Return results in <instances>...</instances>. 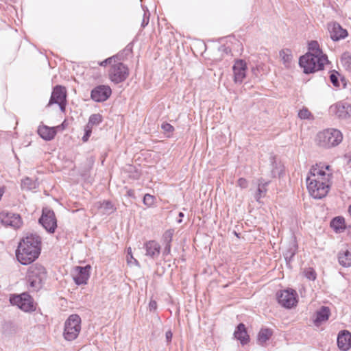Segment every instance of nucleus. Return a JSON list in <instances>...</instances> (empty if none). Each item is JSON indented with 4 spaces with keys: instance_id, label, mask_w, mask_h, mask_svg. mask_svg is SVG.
<instances>
[{
    "instance_id": "4be33fe9",
    "label": "nucleus",
    "mask_w": 351,
    "mask_h": 351,
    "mask_svg": "<svg viewBox=\"0 0 351 351\" xmlns=\"http://www.w3.org/2000/svg\"><path fill=\"white\" fill-rule=\"evenodd\" d=\"M38 133L39 136L44 140L51 141L55 137L56 134V130L55 128L41 125L38 128Z\"/></svg>"
},
{
    "instance_id": "bb28decb",
    "label": "nucleus",
    "mask_w": 351,
    "mask_h": 351,
    "mask_svg": "<svg viewBox=\"0 0 351 351\" xmlns=\"http://www.w3.org/2000/svg\"><path fill=\"white\" fill-rule=\"evenodd\" d=\"M273 334V331L269 328H262L257 337L258 343L261 345H263L267 340L270 339Z\"/></svg>"
},
{
    "instance_id": "a19ab883",
    "label": "nucleus",
    "mask_w": 351,
    "mask_h": 351,
    "mask_svg": "<svg viewBox=\"0 0 351 351\" xmlns=\"http://www.w3.org/2000/svg\"><path fill=\"white\" fill-rule=\"evenodd\" d=\"M162 129L164 130V132L167 133H171L174 130V128L168 123H163L161 125Z\"/></svg>"
},
{
    "instance_id": "cd10ccee",
    "label": "nucleus",
    "mask_w": 351,
    "mask_h": 351,
    "mask_svg": "<svg viewBox=\"0 0 351 351\" xmlns=\"http://www.w3.org/2000/svg\"><path fill=\"white\" fill-rule=\"evenodd\" d=\"M123 60V52L119 53L112 57L108 58L104 61L99 63L101 66H106L107 64L110 66L117 62V60L121 61Z\"/></svg>"
},
{
    "instance_id": "f3484780",
    "label": "nucleus",
    "mask_w": 351,
    "mask_h": 351,
    "mask_svg": "<svg viewBox=\"0 0 351 351\" xmlns=\"http://www.w3.org/2000/svg\"><path fill=\"white\" fill-rule=\"evenodd\" d=\"M330 110L340 119L351 117V105L348 103L339 102L332 106Z\"/></svg>"
},
{
    "instance_id": "de8ad7c7",
    "label": "nucleus",
    "mask_w": 351,
    "mask_h": 351,
    "mask_svg": "<svg viewBox=\"0 0 351 351\" xmlns=\"http://www.w3.org/2000/svg\"><path fill=\"white\" fill-rule=\"evenodd\" d=\"M126 195L130 197L135 198V193L133 189H128L126 192Z\"/></svg>"
},
{
    "instance_id": "423d86ee",
    "label": "nucleus",
    "mask_w": 351,
    "mask_h": 351,
    "mask_svg": "<svg viewBox=\"0 0 351 351\" xmlns=\"http://www.w3.org/2000/svg\"><path fill=\"white\" fill-rule=\"evenodd\" d=\"M81 330V318L77 314L71 315L64 323V337L67 341L75 339Z\"/></svg>"
},
{
    "instance_id": "7c9ffc66",
    "label": "nucleus",
    "mask_w": 351,
    "mask_h": 351,
    "mask_svg": "<svg viewBox=\"0 0 351 351\" xmlns=\"http://www.w3.org/2000/svg\"><path fill=\"white\" fill-rule=\"evenodd\" d=\"M308 49L311 51L313 55L317 56H326L322 53V51L319 49V44L317 41L313 40L308 43Z\"/></svg>"
},
{
    "instance_id": "72a5a7b5",
    "label": "nucleus",
    "mask_w": 351,
    "mask_h": 351,
    "mask_svg": "<svg viewBox=\"0 0 351 351\" xmlns=\"http://www.w3.org/2000/svg\"><path fill=\"white\" fill-rule=\"evenodd\" d=\"M126 259L128 265H139L138 261L133 256L132 248L130 247L127 249Z\"/></svg>"
},
{
    "instance_id": "f03ea898",
    "label": "nucleus",
    "mask_w": 351,
    "mask_h": 351,
    "mask_svg": "<svg viewBox=\"0 0 351 351\" xmlns=\"http://www.w3.org/2000/svg\"><path fill=\"white\" fill-rule=\"evenodd\" d=\"M309 173L306 184L311 195L315 199L326 197L331 186L332 173H324L318 167H311Z\"/></svg>"
},
{
    "instance_id": "e433bc0d",
    "label": "nucleus",
    "mask_w": 351,
    "mask_h": 351,
    "mask_svg": "<svg viewBox=\"0 0 351 351\" xmlns=\"http://www.w3.org/2000/svg\"><path fill=\"white\" fill-rule=\"evenodd\" d=\"M154 196L150 195V194H145L143 197V203L145 205L150 207L154 204Z\"/></svg>"
},
{
    "instance_id": "58836bf2",
    "label": "nucleus",
    "mask_w": 351,
    "mask_h": 351,
    "mask_svg": "<svg viewBox=\"0 0 351 351\" xmlns=\"http://www.w3.org/2000/svg\"><path fill=\"white\" fill-rule=\"evenodd\" d=\"M149 16H150L149 12L148 10L144 11L143 18L142 23H141V27L143 28H144L145 26H147L148 25L149 21Z\"/></svg>"
},
{
    "instance_id": "c03bdc74",
    "label": "nucleus",
    "mask_w": 351,
    "mask_h": 351,
    "mask_svg": "<svg viewBox=\"0 0 351 351\" xmlns=\"http://www.w3.org/2000/svg\"><path fill=\"white\" fill-rule=\"evenodd\" d=\"M150 311H155L157 308V303L155 300H151L149 304Z\"/></svg>"
},
{
    "instance_id": "2eb2a0df",
    "label": "nucleus",
    "mask_w": 351,
    "mask_h": 351,
    "mask_svg": "<svg viewBox=\"0 0 351 351\" xmlns=\"http://www.w3.org/2000/svg\"><path fill=\"white\" fill-rule=\"evenodd\" d=\"M330 37L334 41H338L348 36V32L343 29L338 23L333 22L328 25Z\"/></svg>"
},
{
    "instance_id": "412c9836",
    "label": "nucleus",
    "mask_w": 351,
    "mask_h": 351,
    "mask_svg": "<svg viewBox=\"0 0 351 351\" xmlns=\"http://www.w3.org/2000/svg\"><path fill=\"white\" fill-rule=\"evenodd\" d=\"M330 314V308L327 306H322L316 313L313 322L316 326H319L322 322L328 319Z\"/></svg>"
},
{
    "instance_id": "49530a36",
    "label": "nucleus",
    "mask_w": 351,
    "mask_h": 351,
    "mask_svg": "<svg viewBox=\"0 0 351 351\" xmlns=\"http://www.w3.org/2000/svg\"><path fill=\"white\" fill-rule=\"evenodd\" d=\"M165 248L163 250V254L164 255H168L171 252V245H165Z\"/></svg>"
},
{
    "instance_id": "79ce46f5",
    "label": "nucleus",
    "mask_w": 351,
    "mask_h": 351,
    "mask_svg": "<svg viewBox=\"0 0 351 351\" xmlns=\"http://www.w3.org/2000/svg\"><path fill=\"white\" fill-rule=\"evenodd\" d=\"M237 186L241 189H245L248 186V182L245 178H241L237 181Z\"/></svg>"
},
{
    "instance_id": "9d476101",
    "label": "nucleus",
    "mask_w": 351,
    "mask_h": 351,
    "mask_svg": "<svg viewBox=\"0 0 351 351\" xmlns=\"http://www.w3.org/2000/svg\"><path fill=\"white\" fill-rule=\"evenodd\" d=\"M278 302L280 304L287 308H291L296 305L297 293L292 289L280 291L276 294Z\"/></svg>"
},
{
    "instance_id": "39448f33",
    "label": "nucleus",
    "mask_w": 351,
    "mask_h": 351,
    "mask_svg": "<svg viewBox=\"0 0 351 351\" xmlns=\"http://www.w3.org/2000/svg\"><path fill=\"white\" fill-rule=\"evenodd\" d=\"M343 139L341 132L337 129L328 128L317 133L316 141L319 147L330 148L338 145Z\"/></svg>"
},
{
    "instance_id": "37998d69",
    "label": "nucleus",
    "mask_w": 351,
    "mask_h": 351,
    "mask_svg": "<svg viewBox=\"0 0 351 351\" xmlns=\"http://www.w3.org/2000/svg\"><path fill=\"white\" fill-rule=\"evenodd\" d=\"M92 132L90 131L84 130V134L82 137V141L86 142L90 136Z\"/></svg>"
},
{
    "instance_id": "c85d7f7f",
    "label": "nucleus",
    "mask_w": 351,
    "mask_h": 351,
    "mask_svg": "<svg viewBox=\"0 0 351 351\" xmlns=\"http://www.w3.org/2000/svg\"><path fill=\"white\" fill-rule=\"evenodd\" d=\"M280 57L281 58L284 64L286 66H288L291 63L293 56L291 53V51L289 49H285L280 51Z\"/></svg>"
},
{
    "instance_id": "c9c22d12",
    "label": "nucleus",
    "mask_w": 351,
    "mask_h": 351,
    "mask_svg": "<svg viewBox=\"0 0 351 351\" xmlns=\"http://www.w3.org/2000/svg\"><path fill=\"white\" fill-rule=\"evenodd\" d=\"M298 117L301 119H313L311 112L306 108H303L298 112Z\"/></svg>"
},
{
    "instance_id": "3c124183",
    "label": "nucleus",
    "mask_w": 351,
    "mask_h": 351,
    "mask_svg": "<svg viewBox=\"0 0 351 351\" xmlns=\"http://www.w3.org/2000/svg\"><path fill=\"white\" fill-rule=\"evenodd\" d=\"M106 208H112V204L110 202H106Z\"/></svg>"
},
{
    "instance_id": "a878e982",
    "label": "nucleus",
    "mask_w": 351,
    "mask_h": 351,
    "mask_svg": "<svg viewBox=\"0 0 351 351\" xmlns=\"http://www.w3.org/2000/svg\"><path fill=\"white\" fill-rule=\"evenodd\" d=\"M339 263L341 265L345 267L351 266V252L346 250L343 252H339L338 254Z\"/></svg>"
},
{
    "instance_id": "6e6552de",
    "label": "nucleus",
    "mask_w": 351,
    "mask_h": 351,
    "mask_svg": "<svg viewBox=\"0 0 351 351\" xmlns=\"http://www.w3.org/2000/svg\"><path fill=\"white\" fill-rule=\"evenodd\" d=\"M53 104H58L62 112H65L66 105V90L65 87L57 85L53 88L48 106Z\"/></svg>"
},
{
    "instance_id": "a18cd8bd",
    "label": "nucleus",
    "mask_w": 351,
    "mask_h": 351,
    "mask_svg": "<svg viewBox=\"0 0 351 351\" xmlns=\"http://www.w3.org/2000/svg\"><path fill=\"white\" fill-rule=\"evenodd\" d=\"M172 337H173V333L171 332V330H168L166 332L165 337H166V340L168 343L171 341Z\"/></svg>"
},
{
    "instance_id": "a211bd4d",
    "label": "nucleus",
    "mask_w": 351,
    "mask_h": 351,
    "mask_svg": "<svg viewBox=\"0 0 351 351\" xmlns=\"http://www.w3.org/2000/svg\"><path fill=\"white\" fill-rule=\"evenodd\" d=\"M337 346L342 351H348L351 348V333L349 331L342 330L339 333Z\"/></svg>"
},
{
    "instance_id": "f704fd0d",
    "label": "nucleus",
    "mask_w": 351,
    "mask_h": 351,
    "mask_svg": "<svg viewBox=\"0 0 351 351\" xmlns=\"http://www.w3.org/2000/svg\"><path fill=\"white\" fill-rule=\"evenodd\" d=\"M304 276L310 280H315L316 279V277H317V274H316V272L315 271L311 268V267H309V268H307V269H305L304 270Z\"/></svg>"
},
{
    "instance_id": "aec40b11",
    "label": "nucleus",
    "mask_w": 351,
    "mask_h": 351,
    "mask_svg": "<svg viewBox=\"0 0 351 351\" xmlns=\"http://www.w3.org/2000/svg\"><path fill=\"white\" fill-rule=\"evenodd\" d=\"M146 256L152 258H157L160 252V245L154 240L149 241L145 243Z\"/></svg>"
},
{
    "instance_id": "b1692460",
    "label": "nucleus",
    "mask_w": 351,
    "mask_h": 351,
    "mask_svg": "<svg viewBox=\"0 0 351 351\" xmlns=\"http://www.w3.org/2000/svg\"><path fill=\"white\" fill-rule=\"evenodd\" d=\"M330 225L336 233H341L346 229L345 219L341 216L333 218Z\"/></svg>"
},
{
    "instance_id": "f8f14e48",
    "label": "nucleus",
    "mask_w": 351,
    "mask_h": 351,
    "mask_svg": "<svg viewBox=\"0 0 351 351\" xmlns=\"http://www.w3.org/2000/svg\"><path fill=\"white\" fill-rule=\"evenodd\" d=\"M0 221L4 226L14 228H19L22 224L21 217L19 214L6 210L0 213Z\"/></svg>"
},
{
    "instance_id": "20e7f679",
    "label": "nucleus",
    "mask_w": 351,
    "mask_h": 351,
    "mask_svg": "<svg viewBox=\"0 0 351 351\" xmlns=\"http://www.w3.org/2000/svg\"><path fill=\"white\" fill-rule=\"evenodd\" d=\"M326 62H328L326 56L313 55L311 52L301 56L299 60V64L306 74L322 70Z\"/></svg>"
},
{
    "instance_id": "f257e3e1",
    "label": "nucleus",
    "mask_w": 351,
    "mask_h": 351,
    "mask_svg": "<svg viewBox=\"0 0 351 351\" xmlns=\"http://www.w3.org/2000/svg\"><path fill=\"white\" fill-rule=\"evenodd\" d=\"M41 238L36 233H28L19 243L16 250L18 261L24 265L36 261L41 252Z\"/></svg>"
},
{
    "instance_id": "4468645a",
    "label": "nucleus",
    "mask_w": 351,
    "mask_h": 351,
    "mask_svg": "<svg viewBox=\"0 0 351 351\" xmlns=\"http://www.w3.org/2000/svg\"><path fill=\"white\" fill-rule=\"evenodd\" d=\"M232 70L234 73V80L236 83H241L246 76L247 64L243 60L235 61Z\"/></svg>"
},
{
    "instance_id": "2f4dec72",
    "label": "nucleus",
    "mask_w": 351,
    "mask_h": 351,
    "mask_svg": "<svg viewBox=\"0 0 351 351\" xmlns=\"http://www.w3.org/2000/svg\"><path fill=\"white\" fill-rule=\"evenodd\" d=\"M174 230L169 229L166 230L162 237V241L164 245H171L172 241Z\"/></svg>"
},
{
    "instance_id": "dca6fc26",
    "label": "nucleus",
    "mask_w": 351,
    "mask_h": 351,
    "mask_svg": "<svg viewBox=\"0 0 351 351\" xmlns=\"http://www.w3.org/2000/svg\"><path fill=\"white\" fill-rule=\"evenodd\" d=\"M90 266L85 267L77 266L75 267L76 274L73 276L74 282L77 285H86L90 277Z\"/></svg>"
},
{
    "instance_id": "4c0bfd02",
    "label": "nucleus",
    "mask_w": 351,
    "mask_h": 351,
    "mask_svg": "<svg viewBox=\"0 0 351 351\" xmlns=\"http://www.w3.org/2000/svg\"><path fill=\"white\" fill-rule=\"evenodd\" d=\"M312 167H318L319 169H321L322 170H323L324 173H328L329 172H331L332 173L331 167L328 165H324L322 163H319V164H316L315 165H313Z\"/></svg>"
},
{
    "instance_id": "8fccbe9b",
    "label": "nucleus",
    "mask_w": 351,
    "mask_h": 351,
    "mask_svg": "<svg viewBox=\"0 0 351 351\" xmlns=\"http://www.w3.org/2000/svg\"><path fill=\"white\" fill-rule=\"evenodd\" d=\"M93 127V125H90L89 122H88V123L86 125V126L84 128V130L90 131L92 132Z\"/></svg>"
},
{
    "instance_id": "ea45409f",
    "label": "nucleus",
    "mask_w": 351,
    "mask_h": 351,
    "mask_svg": "<svg viewBox=\"0 0 351 351\" xmlns=\"http://www.w3.org/2000/svg\"><path fill=\"white\" fill-rule=\"evenodd\" d=\"M338 74L339 73L337 72H335V73H331L330 75V80L331 83L332 84V85L334 86H336V87L339 86V82L338 77H337Z\"/></svg>"
},
{
    "instance_id": "09e8293b",
    "label": "nucleus",
    "mask_w": 351,
    "mask_h": 351,
    "mask_svg": "<svg viewBox=\"0 0 351 351\" xmlns=\"http://www.w3.org/2000/svg\"><path fill=\"white\" fill-rule=\"evenodd\" d=\"M93 127V125H90L89 122H88V123L86 125V126L84 128V130L90 131L92 132Z\"/></svg>"
},
{
    "instance_id": "c756f323",
    "label": "nucleus",
    "mask_w": 351,
    "mask_h": 351,
    "mask_svg": "<svg viewBox=\"0 0 351 351\" xmlns=\"http://www.w3.org/2000/svg\"><path fill=\"white\" fill-rule=\"evenodd\" d=\"M342 65L348 71H351V55L349 52H344L341 57Z\"/></svg>"
},
{
    "instance_id": "7ed1b4c3",
    "label": "nucleus",
    "mask_w": 351,
    "mask_h": 351,
    "mask_svg": "<svg viewBox=\"0 0 351 351\" xmlns=\"http://www.w3.org/2000/svg\"><path fill=\"white\" fill-rule=\"evenodd\" d=\"M47 272L44 266L36 263L27 270V278L30 291H38L42 289L47 279Z\"/></svg>"
},
{
    "instance_id": "603ef678",
    "label": "nucleus",
    "mask_w": 351,
    "mask_h": 351,
    "mask_svg": "<svg viewBox=\"0 0 351 351\" xmlns=\"http://www.w3.org/2000/svg\"><path fill=\"white\" fill-rule=\"evenodd\" d=\"M233 234L238 238H240V234L237 233L236 231L233 232Z\"/></svg>"
},
{
    "instance_id": "ddd939ff",
    "label": "nucleus",
    "mask_w": 351,
    "mask_h": 351,
    "mask_svg": "<svg viewBox=\"0 0 351 351\" xmlns=\"http://www.w3.org/2000/svg\"><path fill=\"white\" fill-rule=\"evenodd\" d=\"M112 94V90L109 86L99 85L91 90L90 97L96 102L106 101Z\"/></svg>"
},
{
    "instance_id": "9b49d317",
    "label": "nucleus",
    "mask_w": 351,
    "mask_h": 351,
    "mask_svg": "<svg viewBox=\"0 0 351 351\" xmlns=\"http://www.w3.org/2000/svg\"><path fill=\"white\" fill-rule=\"evenodd\" d=\"M10 300L12 304L17 305L19 308L25 312L35 310L32 299L27 293H23L19 295H13L10 298Z\"/></svg>"
},
{
    "instance_id": "5701e85b",
    "label": "nucleus",
    "mask_w": 351,
    "mask_h": 351,
    "mask_svg": "<svg viewBox=\"0 0 351 351\" xmlns=\"http://www.w3.org/2000/svg\"><path fill=\"white\" fill-rule=\"evenodd\" d=\"M269 183L270 181H265L263 178L258 179V189L254 195L257 202H259L260 199L266 195L267 186Z\"/></svg>"
},
{
    "instance_id": "393cba45",
    "label": "nucleus",
    "mask_w": 351,
    "mask_h": 351,
    "mask_svg": "<svg viewBox=\"0 0 351 351\" xmlns=\"http://www.w3.org/2000/svg\"><path fill=\"white\" fill-rule=\"evenodd\" d=\"M298 250V245L295 241L291 242L283 252V256L287 263H289Z\"/></svg>"
},
{
    "instance_id": "864d4df0",
    "label": "nucleus",
    "mask_w": 351,
    "mask_h": 351,
    "mask_svg": "<svg viewBox=\"0 0 351 351\" xmlns=\"http://www.w3.org/2000/svg\"><path fill=\"white\" fill-rule=\"evenodd\" d=\"M179 217H184V214L182 212L179 213Z\"/></svg>"
},
{
    "instance_id": "6ab92c4d",
    "label": "nucleus",
    "mask_w": 351,
    "mask_h": 351,
    "mask_svg": "<svg viewBox=\"0 0 351 351\" xmlns=\"http://www.w3.org/2000/svg\"><path fill=\"white\" fill-rule=\"evenodd\" d=\"M234 336L242 345H245L250 341V336L247 334L245 324L243 323H240L237 326Z\"/></svg>"
},
{
    "instance_id": "0eeeda50",
    "label": "nucleus",
    "mask_w": 351,
    "mask_h": 351,
    "mask_svg": "<svg viewBox=\"0 0 351 351\" xmlns=\"http://www.w3.org/2000/svg\"><path fill=\"white\" fill-rule=\"evenodd\" d=\"M128 76L129 69L128 66L119 60L113 63L108 71L109 79L116 84L124 82Z\"/></svg>"
},
{
    "instance_id": "5fc2aeb1",
    "label": "nucleus",
    "mask_w": 351,
    "mask_h": 351,
    "mask_svg": "<svg viewBox=\"0 0 351 351\" xmlns=\"http://www.w3.org/2000/svg\"><path fill=\"white\" fill-rule=\"evenodd\" d=\"M348 212H349V213H350V215H351V205L349 206Z\"/></svg>"
},
{
    "instance_id": "473e14b6",
    "label": "nucleus",
    "mask_w": 351,
    "mask_h": 351,
    "mask_svg": "<svg viewBox=\"0 0 351 351\" xmlns=\"http://www.w3.org/2000/svg\"><path fill=\"white\" fill-rule=\"evenodd\" d=\"M103 121V117L100 114H93L90 116L88 119V122L90 125H98Z\"/></svg>"
},
{
    "instance_id": "1a4fd4ad",
    "label": "nucleus",
    "mask_w": 351,
    "mask_h": 351,
    "mask_svg": "<svg viewBox=\"0 0 351 351\" xmlns=\"http://www.w3.org/2000/svg\"><path fill=\"white\" fill-rule=\"evenodd\" d=\"M39 223L49 233H53L57 228V220L54 212L47 208L43 209Z\"/></svg>"
}]
</instances>
